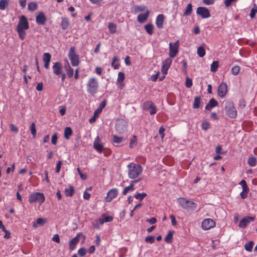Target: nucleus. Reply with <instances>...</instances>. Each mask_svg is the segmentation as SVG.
<instances>
[{
	"instance_id": "10",
	"label": "nucleus",
	"mask_w": 257,
	"mask_h": 257,
	"mask_svg": "<svg viewBox=\"0 0 257 257\" xmlns=\"http://www.w3.org/2000/svg\"><path fill=\"white\" fill-rule=\"evenodd\" d=\"M143 108L145 110L149 111L151 115L157 112V108L153 102L151 101H148L143 104Z\"/></svg>"
},
{
	"instance_id": "31",
	"label": "nucleus",
	"mask_w": 257,
	"mask_h": 257,
	"mask_svg": "<svg viewBox=\"0 0 257 257\" xmlns=\"http://www.w3.org/2000/svg\"><path fill=\"white\" fill-rule=\"evenodd\" d=\"M144 28L148 34L150 35L153 34L154 26L152 24H147L145 26Z\"/></svg>"
},
{
	"instance_id": "28",
	"label": "nucleus",
	"mask_w": 257,
	"mask_h": 257,
	"mask_svg": "<svg viewBox=\"0 0 257 257\" xmlns=\"http://www.w3.org/2000/svg\"><path fill=\"white\" fill-rule=\"evenodd\" d=\"M117 25L116 24L113 23H109L108 25V28L109 29L110 34H114L116 32Z\"/></svg>"
},
{
	"instance_id": "7",
	"label": "nucleus",
	"mask_w": 257,
	"mask_h": 257,
	"mask_svg": "<svg viewBox=\"0 0 257 257\" xmlns=\"http://www.w3.org/2000/svg\"><path fill=\"white\" fill-rule=\"evenodd\" d=\"M30 203L38 202L40 204L44 202L45 197L43 193L36 192L30 195L29 197Z\"/></svg>"
},
{
	"instance_id": "44",
	"label": "nucleus",
	"mask_w": 257,
	"mask_h": 257,
	"mask_svg": "<svg viewBox=\"0 0 257 257\" xmlns=\"http://www.w3.org/2000/svg\"><path fill=\"white\" fill-rule=\"evenodd\" d=\"M192 6L191 4H189L187 5L186 7L185 12H184V15L185 16H189L191 14L192 12Z\"/></svg>"
},
{
	"instance_id": "46",
	"label": "nucleus",
	"mask_w": 257,
	"mask_h": 257,
	"mask_svg": "<svg viewBox=\"0 0 257 257\" xmlns=\"http://www.w3.org/2000/svg\"><path fill=\"white\" fill-rule=\"evenodd\" d=\"M197 54L200 57H203L205 55V50L203 47H199L197 49Z\"/></svg>"
},
{
	"instance_id": "33",
	"label": "nucleus",
	"mask_w": 257,
	"mask_h": 257,
	"mask_svg": "<svg viewBox=\"0 0 257 257\" xmlns=\"http://www.w3.org/2000/svg\"><path fill=\"white\" fill-rule=\"evenodd\" d=\"M201 104V98L200 96H196L194 98L193 107L194 108H198Z\"/></svg>"
},
{
	"instance_id": "12",
	"label": "nucleus",
	"mask_w": 257,
	"mask_h": 257,
	"mask_svg": "<svg viewBox=\"0 0 257 257\" xmlns=\"http://www.w3.org/2000/svg\"><path fill=\"white\" fill-rule=\"evenodd\" d=\"M118 195V190L116 188H112L107 193V195L104 198L106 202H110L112 199L115 198Z\"/></svg>"
},
{
	"instance_id": "53",
	"label": "nucleus",
	"mask_w": 257,
	"mask_h": 257,
	"mask_svg": "<svg viewBox=\"0 0 257 257\" xmlns=\"http://www.w3.org/2000/svg\"><path fill=\"white\" fill-rule=\"evenodd\" d=\"M210 127V124L209 123L205 120L203 121L201 124V127L203 130L206 131Z\"/></svg>"
},
{
	"instance_id": "22",
	"label": "nucleus",
	"mask_w": 257,
	"mask_h": 257,
	"mask_svg": "<svg viewBox=\"0 0 257 257\" xmlns=\"http://www.w3.org/2000/svg\"><path fill=\"white\" fill-rule=\"evenodd\" d=\"M164 19V16L163 14H160L157 17L156 19V25L158 29H161L163 28Z\"/></svg>"
},
{
	"instance_id": "61",
	"label": "nucleus",
	"mask_w": 257,
	"mask_h": 257,
	"mask_svg": "<svg viewBox=\"0 0 257 257\" xmlns=\"http://www.w3.org/2000/svg\"><path fill=\"white\" fill-rule=\"evenodd\" d=\"M182 63L183 65L182 71L185 73H187V63L186 61L184 60L182 61Z\"/></svg>"
},
{
	"instance_id": "34",
	"label": "nucleus",
	"mask_w": 257,
	"mask_h": 257,
	"mask_svg": "<svg viewBox=\"0 0 257 257\" xmlns=\"http://www.w3.org/2000/svg\"><path fill=\"white\" fill-rule=\"evenodd\" d=\"M137 145V138L136 136L134 135L130 140L129 147L130 148L133 149L135 148Z\"/></svg>"
},
{
	"instance_id": "35",
	"label": "nucleus",
	"mask_w": 257,
	"mask_h": 257,
	"mask_svg": "<svg viewBox=\"0 0 257 257\" xmlns=\"http://www.w3.org/2000/svg\"><path fill=\"white\" fill-rule=\"evenodd\" d=\"M247 163L250 167H254L256 165V158L254 157H250L247 160Z\"/></svg>"
},
{
	"instance_id": "37",
	"label": "nucleus",
	"mask_w": 257,
	"mask_h": 257,
	"mask_svg": "<svg viewBox=\"0 0 257 257\" xmlns=\"http://www.w3.org/2000/svg\"><path fill=\"white\" fill-rule=\"evenodd\" d=\"M173 231H170L168 232V234L165 237V241L167 243H171L173 240Z\"/></svg>"
},
{
	"instance_id": "30",
	"label": "nucleus",
	"mask_w": 257,
	"mask_h": 257,
	"mask_svg": "<svg viewBox=\"0 0 257 257\" xmlns=\"http://www.w3.org/2000/svg\"><path fill=\"white\" fill-rule=\"evenodd\" d=\"M65 68L68 76L69 78H71L73 76L74 73L73 69L71 67L69 63L67 64V66H65Z\"/></svg>"
},
{
	"instance_id": "14",
	"label": "nucleus",
	"mask_w": 257,
	"mask_h": 257,
	"mask_svg": "<svg viewBox=\"0 0 257 257\" xmlns=\"http://www.w3.org/2000/svg\"><path fill=\"white\" fill-rule=\"evenodd\" d=\"M227 92V85L225 82H221L218 87V95L223 98Z\"/></svg>"
},
{
	"instance_id": "41",
	"label": "nucleus",
	"mask_w": 257,
	"mask_h": 257,
	"mask_svg": "<svg viewBox=\"0 0 257 257\" xmlns=\"http://www.w3.org/2000/svg\"><path fill=\"white\" fill-rule=\"evenodd\" d=\"M123 138L116 135L112 136V142L116 144H120L122 142Z\"/></svg>"
},
{
	"instance_id": "57",
	"label": "nucleus",
	"mask_w": 257,
	"mask_h": 257,
	"mask_svg": "<svg viewBox=\"0 0 257 257\" xmlns=\"http://www.w3.org/2000/svg\"><path fill=\"white\" fill-rule=\"evenodd\" d=\"M57 140H58L57 134L55 133L52 137V139H51L52 144L54 145H56V144L57 143Z\"/></svg>"
},
{
	"instance_id": "6",
	"label": "nucleus",
	"mask_w": 257,
	"mask_h": 257,
	"mask_svg": "<svg viewBox=\"0 0 257 257\" xmlns=\"http://www.w3.org/2000/svg\"><path fill=\"white\" fill-rule=\"evenodd\" d=\"M68 56L73 66H76L79 65L80 63L79 58L78 55L75 53V48L74 47H71L70 48Z\"/></svg>"
},
{
	"instance_id": "29",
	"label": "nucleus",
	"mask_w": 257,
	"mask_h": 257,
	"mask_svg": "<svg viewBox=\"0 0 257 257\" xmlns=\"http://www.w3.org/2000/svg\"><path fill=\"white\" fill-rule=\"evenodd\" d=\"M61 25L63 30H66L69 26V22L68 18H62Z\"/></svg>"
},
{
	"instance_id": "21",
	"label": "nucleus",
	"mask_w": 257,
	"mask_h": 257,
	"mask_svg": "<svg viewBox=\"0 0 257 257\" xmlns=\"http://www.w3.org/2000/svg\"><path fill=\"white\" fill-rule=\"evenodd\" d=\"M141 179H139L137 180H133V181H132L131 183H130V185L127 186V187H126L124 188L123 191H122V194L124 195H126V194L129 192V191H133L134 190L135 188H134V184L138 183V182H139L140 181H141Z\"/></svg>"
},
{
	"instance_id": "8",
	"label": "nucleus",
	"mask_w": 257,
	"mask_h": 257,
	"mask_svg": "<svg viewBox=\"0 0 257 257\" xmlns=\"http://www.w3.org/2000/svg\"><path fill=\"white\" fill-rule=\"evenodd\" d=\"M169 46V56L170 58H174L179 52V41L177 40L175 43H170Z\"/></svg>"
},
{
	"instance_id": "45",
	"label": "nucleus",
	"mask_w": 257,
	"mask_h": 257,
	"mask_svg": "<svg viewBox=\"0 0 257 257\" xmlns=\"http://www.w3.org/2000/svg\"><path fill=\"white\" fill-rule=\"evenodd\" d=\"M249 188L242 189V192L240 193V195L242 199H244L247 197Z\"/></svg>"
},
{
	"instance_id": "49",
	"label": "nucleus",
	"mask_w": 257,
	"mask_h": 257,
	"mask_svg": "<svg viewBox=\"0 0 257 257\" xmlns=\"http://www.w3.org/2000/svg\"><path fill=\"white\" fill-rule=\"evenodd\" d=\"M51 56L49 53H45L43 56L44 62H50Z\"/></svg>"
},
{
	"instance_id": "2",
	"label": "nucleus",
	"mask_w": 257,
	"mask_h": 257,
	"mask_svg": "<svg viewBox=\"0 0 257 257\" xmlns=\"http://www.w3.org/2000/svg\"><path fill=\"white\" fill-rule=\"evenodd\" d=\"M99 88V83L97 78L95 77H91L88 79L86 83L87 92L93 95L97 93Z\"/></svg>"
},
{
	"instance_id": "26",
	"label": "nucleus",
	"mask_w": 257,
	"mask_h": 257,
	"mask_svg": "<svg viewBox=\"0 0 257 257\" xmlns=\"http://www.w3.org/2000/svg\"><path fill=\"white\" fill-rule=\"evenodd\" d=\"M73 133L72 128L70 127H66L64 130V138L69 140Z\"/></svg>"
},
{
	"instance_id": "15",
	"label": "nucleus",
	"mask_w": 257,
	"mask_h": 257,
	"mask_svg": "<svg viewBox=\"0 0 257 257\" xmlns=\"http://www.w3.org/2000/svg\"><path fill=\"white\" fill-rule=\"evenodd\" d=\"M172 62V60L170 57L167 58L163 62L161 68L163 74H166L167 73L168 70L170 68Z\"/></svg>"
},
{
	"instance_id": "5",
	"label": "nucleus",
	"mask_w": 257,
	"mask_h": 257,
	"mask_svg": "<svg viewBox=\"0 0 257 257\" xmlns=\"http://www.w3.org/2000/svg\"><path fill=\"white\" fill-rule=\"evenodd\" d=\"M128 128L127 122L123 118L116 120L115 129L118 134H123L127 132Z\"/></svg>"
},
{
	"instance_id": "18",
	"label": "nucleus",
	"mask_w": 257,
	"mask_h": 257,
	"mask_svg": "<svg viewBox=\"0 0 257 257\" xmlns=\"http://www.w3.org/2000/svg\"><path fill=\"white\" fill-rule=\"evenodd\" d=\"M81 233H78L76 236L73 238L69 242V249L73 250L75 249L76 245L79 241V236L81 235Z\"/></svg>"
},
{
	"instance_id": "52",
	"label": "nucleus",
	"mask_w": 257,
	"mask_h": 257,
	"mask_svg": "<svg viewBox=\"0 0 257 257\" xmlns=\"http://www.w3.org/2000/svg\"><path fill=\"white\" fill-rule=\"evenodd\" d=\"M125 78L124 74L122 72H119L118 73V77L117 81L122 82Z\"/></svg>"
},
{
	"instance_id": "48",
	"label": "nucleus",
	"mask_w": 257,
	"mask_h": 257,
	"mask_svg": "<svg viewBox=\"0 0 257 257\" xmlns=\"http://www.w3.org/2000/svg\"><path fill=\"white\" fill-rule=\"evenodd\" d=\"M30 129L31 131V133L33 135V137L35 138L36 135V128L35 122H32L30 125Z\"/></svg>"
},
{
	"instance_id": "16",
	"label": "nucleus",
	"mask_w": 257,
	"mask_h": 257,
	"mask_svg": "<svg viewBox=\"0 0 257 257\" xmlns=\"http://www.w3.org/2000/svg\"><path fill=\"white\" fill-rule=\"evenodd\" d=\"M52 69L53 73L56 75H60V74L63 72V67L62 64L59 62L54 63L52 66Z\"/></svg>"
},
{
	"instance_id": "50",
	"label": "nucleus",
	"mask_w": 257,
	"mask_h": 257,
	"mask_svg": "<svg viewBox=\"0 0 257 257\" xmlns=\"http://www.w3.org/2000/svg\"><path fill=\"white\" fill-rule=\"evenodd\" d=\"M257 13V7L254 4L253 7L251 9L250 13L249 14L250 17L252 19L254 17L256 13Z\"/></svg>"
},
{
	"instance_id": "47",
	"label": "nucleus",
	"mask_w": 257,
	"mask_h": 257,
	"mask_svg": "<svg viewBox=\"0 0 257 257\" xmlns=\"http://www.w3.org/2000/svg\"><path fill=\"white\" fill-rule=\"evenodd\" d=\"M240 70V68L239 66H234L231 69V73L234 75H236L239 73Z\"/></svg>"
},
{
	"instance_id": "58",
	"label": "nucleus",
	"mask_w": 257,
	"mask_h": 257,
	"mask_svg": "<svg viewBox=\"0 0 257 257\" xmlns=\"http://www.w3.org/2000/svg\"><path fill=\"white\" fill-rule=\"evenodd\" d=\"M238 0H224V3L225 7H229L233 3L237 2Z\"/></svg>"
},
{
	"instance_id": "63",
	"label": "nucleus",
	"mask_w": 257,
	"mask_h": 257,
	"mask_svg": "<svg viewBox=\"0 0 257 257\" xmlns=\"http://www.w3.org/2000/svg\"><path fill=\"white\" fill-rule=\"evenodd\" d=\"M77 171L82 180H86L87 179V176L85 174H83L79 168H77Z\"/></svg>"
},
{
	"instance_id": "17",
	"label": "nucleus",
	"mask_w": 257,
	"mask_h": 257,
	"mask_svg": "<svg viewBox=\"0 0 257 257\" xmlns=\"http://www.w3.org/2000/svg\"><path fill=\"white\" fill-rule=\"evenodd\" d=\"M254 217L251 216H246L244 217L240 221L239 227L240 228H245L251 221H254Z\"/></svg>"
},
{
	"instance_id": "19",
	"label": "nucleus",
	"mask_w": 257,
	"mask_h": 257,
	"mask_svg": "<svg viewBox=\"0 0 257 257\" xmlns=\"http://www.w3.org/2000/svg\"><path fill=\"white\" fill-rule=\"evenodd\" d=\"M46 21V17L43 12H39L36 17V22L39 25H45Z\"/></svg>"
},
{
	"instance_id": "56",
	"label": "nucleus",
	"mask_w": 257,
	"mask_h": 257,
	"mask_svg": "<svg viewBox=\"0 0 257 257\" xmlns=\"http://www.w3.org/2000/svg\"><path fill=\"white\" fill-rule=\"evenodd\" d=\"M145 241L147 242H149L150 243H153L155 241V236H148L145 238Z\"/></svg>"
},
{
	"instance_id": "64",
	"label": "nucleus",
	"mask_w": 257,
	"mask_h": 257,
	"mask_svg": "<svg viewBox=\"0 0 257 257\" xmlns=\"http://www.w3.org/2000/svg\"><path fill=\"white\" fill-rule=\"evenodd\" d=\"M10 127L11 129V131L15 132V133H18L19 131L18 128L14 124H11L10 125Z\"/></svg>"
},
{
	"instance_id": "32",
	"label": "nucleus",
	"mask_w": 257,
	"mask_h": 257,
	"mask_svg": "<svg viewBox=\"0 0 257 257\" xmlns=\"http://www.w3.org/2000/svg\"><path fill=\"white\" fill-rule=\"evenodd\" d=\"M38 8V4L36 2H30L28 4V9L29 11L34 12Z\"/></svg>"
},
{
	"instance_id": "20",
	"label": "nucleus",
	"mask_w": 257,
	"mask_h": 257,
	"mask_svg": "<svg viewBox=\"0 0 257 257\" xmlns=\"http://www.w3.org/2000/svg\"><path fill=\"white\" fill-rule=\"evenodd\" d=\"M93 148L98 152L101 153L103 149V145L101 143L99 136H97L94 140Z\"/></svg>"
},
{
	"instance_id": "23",
	"label": "nucleus",
	"mask_w": 257,
	"mask_h": 257,
	"mask_svg": "<svg viewBox=\"0 0 257 257\" xmlns=\"http://www.w3.org/2000/svg\"><path fill=\"white\" fill-rule=\"evenodd\" d=\"M149 14L150 11L147 9L145 13L139 15L137 18L138 22L141 24L145 23L148 18Z\"/></svg>"
},
{
	"instance_id": "9",
	"label": "nucleus",
	"mask_w": 257,
	"mask_h": 257,
	"mask_svg": "<svg viewBox=\"0 0 257 257\" xmlns=\"http://www.w3.org/2000/svg\"><path fill=\"white\" fill-rule=\"evenodd\" d=\"M19 22L17 26L16 29L27 30L29 28V24L27 18L24 15L19 17Z\"/></svg>"
},
{
	"instance_id": "62",
	"label": "nucleus",
	"mask_w": 257,
	"mask_h": 257,
	"mask_svg": "<svg viewBox=\"0 0 257 257\" xmlns=\"http://www.w3.org/2000/svg\"><path fill=\"white\" fill-rule=\"evenodd\" d=\"M165 131V128L163 126H162L161 127H160L159 130V135L161 136L162 139H163L165 136V134H164Z\"/></svg>"
},
{
	"instance_id": "59",
	"label": "nucleus",
	"mask_w": 257,
	"mask_h": 257,
	"mask_svg": "<svg viewBox=\"0 0 257 257\" xmlns=\"http://www.w3.org/2000/svg\"><path fill=\"white\" fill-rule=\"evenodd\" d=\"M46 219L39 218L37 220V223L41 226H43L46 222Z\"/></svg>"
},
{
	"instance_id": "43",
	"label": "nucleus",
	"mask_w": 257,
	"mask_h": 257,
	"mask_svg": "<svg viewBox=\"0 0 257 257\" xmlns=\"http://www.w3.org/2000/svg\"><path fill=\"white\" fill-rule=\"evenodd\" d=\"M146 7L144 6H137L134 8V13H138L140 12L145 11Z\"/></svg>"
},
{
	"instance_id": "55",
	"label": "nucleus",
	"mask_w": 257,
	"mask_h": 257,
	"mask_svg": "<svg viewBox=\"0 0 257 257\" xmlns=\"http://www.w3.org/2000/svg\"><path fill=\"white\" fill-rule=\"evenodd\" d=\"M192 85V80L189 77H187L186 79L185 86L187 88H190Z\"/></svg>"
},
{
	"instance_id": "60",
	"label": "nucleus",
	"mask_w": 257,
	"mask_h": 257,
	"mask_svg": "<svg viewBox=\"0 0 257 257\" xmlns=\"http://www.w3.org/2000/svg\"><path fill=\"white\" fill-rule=\"evenodd\" d=\"M62 164V162L61 161H58L57 162V164H56V170H55V171L57 173H59L60 169H61Z\"/></svg>"
},
{
	"instance_id": "1",
	"label": "nucleus",
	"mask_w": 257,
	"mask_h": 257,
	"mask_svg": "<svg viewBox=\"0 0 257 257\" xmlns=\"http://www.w3.org/2000/svg\"><path fill=\"white\" fill-rule=\"evenodd\" d=\"M128 177L131 179L138 177L143 172V167L140 164L131 163L127 165Z\"/></svg>"
},
{
	"instance_id": "25",
	"label": "nucleus",
	"mask_w": 257,
	"mask_h": 257,
	"mask_svg": "<svg viewBox=\"0 0 257 257\" xmlns=\"http://www.w3.org/2000/svg\"><path fill=\"white\" fill-rule=\"evenodd\" d=\"M113 217L111 216H105L103 215L102 217L98 219V221L100 224L102 225L104 222H109L112 221Z\"/></svg>"
},
{
	"instance_id": "13",
	"label": "nucleus",
	"mask_w": 257,
	"mask_h": 257,
	"mask_svg": "<svg viewBox=\"0 0 257 257\" xmlns=\"http://www.w3.org/2000/svg\"><path fill=\"white\" fill-rule=\"evenodd\" d=\"M196 13L203 19L208 18L211 16L209 10L205 7H198L197 9Z\"/></svg>"
},
{
	"instance_id": "24",
	"label": "nucleus",
	"mask_w": 257,
	"mask_h": 257,
	"mask_svg": "<svg viewBox=\"0 0 257 257\" xmlns=\"http://www.w3.org/2000/svg\"><path fill=\"white\" fill-rule=\"evenodd\" d=\"M218 102L214 98H211L205 106V109L210 110L213 107L217 106Z\"/></svg>"
},
{
	"instance_id": "40",
	"label": "nucleus",
	"mask_w": 257,
	"mask_h": 257,
	"mask_svg": "<svg viewBox=\"0 0 257 257\" xmlns=\"http://www.w3.org/2000/svg\"><path fill=\"white\" fill-rule=\"evenodd\" d=\"M16 31L18 34L19 37L20 39L22 40H23L25 39L26 36V33L25 32V30H20V29H16Z\"/></svg>"
},
{
	"instance_id": "3",
	"label": "nucleus",
	"mask_w": 257,
	"mask_h": 257,
	"mask_svg": "<svg viewBox=\"0 0 257 257\" xmlns=\"http://www.w3.org/2000/svg\"><path fill=\"white\" fill-rule=\"evenodd\" d=\"M224 102V110L226 114L231 118H235L237 116V110L234 103L229 100H226Z\"/></svg>"
},
{
	"instance_id": "11",
	"label": "nucleus",
	"mask_w": 257,
	"mask_h": 257,
	"mask_svg": "<svg viewBox=\"0 0 257 257\" xmlns=\"http://www.w3.org/2000/svg\"><path fill=\"white\" fill-rule=\"evenodd\" d=\"M215 222L212 219L206 218L202 222L201 227L204 230H207L215 226Z\"/></svg>"
},
{
	"instance_id": "42",
	"label": "nucleus",
	"mask_w": 257,
	"mask_h": 257,
	"mask_svg": "<svg viewBox=\"0 0 257 257\" xmlns=\"http://www.w3.org/2000/svg\"><path fill=\"white\" fill-rule=\"evenodd\" d=\"M9 5V0H0V10H5Z\"/></svg>"
},
{
	"instance_id": "4",
	"label": "nucleus",
	"mask_w": 257,
	"mask_h": 257,
	"mask_svg": "<svg viewBox=\"0 0 257 257\" xmlns=\"http://www.w3.org/2000/svg\"><path fill=\"white\" fill-rule=\"evenodd\" d=\"M177 201L183 208L187 210H194L197 207V204L194 202L183 197L178 198Z\"/></svg>"
},
{
	"instance_id": "39",
	"label": "nucleus",
	"mask_w": 257,
	"mask_h": 257,
	"mask_svg": "<svg viewBox=\"0 0 257 257\" xmlns=\"http://www.w3.org/2000/svg\"><path fill=\"white\" fill-rule=\"evenodd\" d=\"M219 66V63L217 61H214L212 62L210 66V71L212 72H215L217 70Z\"/></svg>"
},
{
	"instance_id": "36",
	"label": "nucleus",
	"mask_w": 257,
	"mask_h": 257,
	"mask_svg": "<svg viewBox=\"0 0 257 257\" xmlns=\"http://www.w3.org/2000/svg\"><path fill=\"white\" fill-rule=\"evenodd\" d=\"M119 59L117 56H114L112 58V61L111 65L114 69H118L119 68L120 65L119 63L115 64V62L118 61Z\"/></svg>"
},
{
	"instance_id": "51",
	"label": "nucleus",
	"mask_w": 257,
	"mask_h": 257,
	"mask_svg": "<svg viewBox=\"0 0 257 257\" xmlns=\"http://www.w3.org/2000/svg\"><path fill=\"white\" fill-rule=\"evenodd\" d=\"M146 196L147 194L145 192L142 193H138L135 195V197L137 199H140V200H142Z\"/></svg>"
},
{
	"instance_id": "27",
	"label": "nucleus",
	"mask_w": 257,
	"mask_h": 257,
	"mask_svg": "<svg viewBox=\"0 0 257 257\" xmlns=\"http://www.w3.org/2000/svg\"><path fill=\"white\" fill-rule=\"evenodd\" d=\"M65 194L67 196L72 197L74 193V189L72 186H69L68 188H66L64 190Z\"/></svg>"
},
{
	"instance_id": "38",
	"label": "nucleus",
	"mask_w": 257,
	"mask_h": 257,
	"mask_svg": "<svg viewBox=\"0 0 257 257\" xmlns=\"http://www.w3.org/2000/svg\"><path fill=\"white\" fill-rule=\"evenodd\" d=\"M254 244V242L252 241H249L246 243L244 245V248L247 251H251L252 247Z\"/></svg>"
},
{
	"instance_id": "54",
	"label": "nucleus",
	"mask_w": 257,
	"mask_h": 257,
	"mask_svg": "<svg viewBox=\"0 0 257 257\" xmlns=\"http://www.w3.org/2000/svg\"><path fill=\"white\" fill-rule=\"evenodd\" d=\"M86 252H87V250L84 247L80 248L78 250V254H79V256H80L81 257H83V256H85V255L86 254Z\"/></svg>"
}]
</instances>
